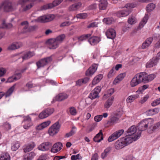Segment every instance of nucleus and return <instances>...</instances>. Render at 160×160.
<instances>
[{"label": "nucleus", "mask_w": 160, "mask_h": 160, "mask_svg": "<svg viewBox=\"0 0 160 160\" xmlns=\"http://www.w3.org/2000/svg\"><path fill=\"white\" fill-rule=\"evenodd\" d=\"M154 121V120L153 119L149 118L144 119L140 122L138 124V130L140 132L138 134L146 129H147L148 132L150 133L151 126L153 124Z\"/></svg>", "instance_id": "obj_1"}, {"label": "nucleus", "mask_w": 160, "mask_h": 160, "mask_svg": "<svg viewBox=\"0 0 160 160\" xmlns=\"http://www.w3.org/2000/svg\"><path fill=\"white\" fill-rule=\"evenodd\" d=\"M126 8V10H122L117 12L116 13V16L118 17L126 16L128 15L131 12V11L128 8H133L134 7L133 4L131 3H128L125 5Z\"/></svg>", "instance_id": "obj_2"}, {"label": "nucleus", "mask_w": 160, "mask_h": 160, "mask_svg": "<svg viewBox=\"0 0 160 160\" xmlns=\"http://www.w3.org/2000/svg\"><path fill=\"white\" fill-rule=\"evenodd\" d=\"M30 1V0H19L18 4L21 6L20 10L22 12L26 11L33 6V3H31L26 5V4Z\"/></svg>", "instance_id": "obj_3"}, {"label": "nucleus", "mask_w": 160, "mask_h": 160, "mask_svg": "<svg viewBox=\"0 0 160 160\" xmlns=\"http://www.w3.org/2000/svg\"><path fill=\"white\" fill-rule=\"evenodd\" d=\"M141 73L137 74L132 79L130 85L132 87L136 86L141 82H142V78Z\"/></svg>", "instance_id": "obj_4"}, {"label": "nucleus", "mask_w": 160, "mask_h": 160, "mask_svg": "<svg viewBox=\"0 0 160 160\" xmlns=\"http://www.w3.org/2000/svg\"><path fill=\"white\" fill-rule=\"evenodd\" d=\"M141 132H140L139 134H137V136H127L126 135L125 138H122L123 139V141L126 146L128 145V144L131 143L132 141H135L138 139L141 136Z\"/></svg>", "instance_id": "obj_5"}, {"label": "nucleus", "mask_w": 160, "mask_h": 160, "mask_svg": "<svg viewBox=\"0 0 160 160\" xmlns=\"http://www.w3.org/2000/svg\"><path fill=\"white\" fill-rule=\"evenodd\" d=\"M60 124L57 122L51 126L48 130V133L51 136H53L56 134L59 131Z\"/></svg>", "instance_id": "obj_6"}, {"label": "nucleus", "mask_w": 160, "mask_h": 160, "mask_svg": "<svg viewBox=\"0 0 160 160\" xmlns=\"http://www.w3.org/2000/svg\"><path fill=\"white\" fill-rule=\"evenodd\" d=\"M54 18L53 15H48L42 16L35 20V21L40 22H45L52 21Z\"/></svg>", "instance_id": "obj_7"}, {"label": "nucleus", "mask_w": 160, "mask_h": 160, "mask_svg": "<svg viewBox=\"0 0 160 160\" xmlns=\"http://www.w3.org/2000/svg\"><path fill=\"white\" fill-rule=\"evenodd\" d=\"M120 116L117 113H113L110 117V119L107 122V124L109 125H114L118 122Z\"/></svg>", "instance_id": "obj_8"}, {"label": "nucleus", "mask_w": 160, "mask_h": 160, "mask_svg": "<svg viewBox=\"0 0 160 160\" xmlns=\"http://www.w3.org/2000/svg\"><path fill=\"white\" fill-rule=\"evenodd\" d=\"M142 78V82L146 83L150 82L155 78L156 76L154 74H151L149 75L145 72H141Z\"/></svg>", "instance_id": "obj_9"}, {"label": "nucleus", "mask_w": 160, "mask_h": 160, "mask_svg": "<svg viewBox=\"0 0 160 160\" xmlns=\"http://www.w3.org/2000/svg\"><path fill=\"white\" fill-rule=\"evenodd\" d=\"M124 132L123 129H121L117 131L111 136L108 138V141L109 142H111L119 138Z\"/></svg>", "instance_id": "obj_10"}, {"label": "nucleus", "mask_w": 160, "mask_h": 160, "mask_svg": "<svg viewBox=\"0 0 160 160\" xmlns=\"http://www.w3.org/2000/svg\"><path fill=\"white\" fill-rule=\"evenodd\" d=\"M52 60L51 57H48L40 60L36 62L38 68H39L41 67H43L51 61Z\"/></svg>", "instance_id": "obj_11"}, {"label": "nucleus", "mask_w": 160, "mask_h": 160, "mask_svg": "<svg viewBox=\"0 0 160 160\" xmlns=\"http://www.w3.org/2000/svg\"><path fill=\"white\" fill-rule=\"evenodd\" d=\"M52 144V143L50 142H45L40 145L38 148L39 150L43 151H48L51 148Z\"/></svg>", "instance_id": "obj_12"}, {"label": "nucleus", "mask_w": 160, "mask_h": 160, "mask_svg": "<svg viewBox=\"0 0 160 160\" xmlns=\"http://www.w3.org/2000/svg\"><path fill=\"white\" fill-rule=\"evenodd\" d=\"M101 89V87L100 86H98L94 89L91 92L89 97L92 99L99 97L98 94Z\"/></svg>", "instance_id": "obj_13"}, {"label": "nucleus", "mask_w": 160, "mask_h": 160, "mask_svg": "<svg viewBox=\"0 0 160 160\" xmlns=\"http://www.w3.org/2000/svg\"><path fill=\"white\" fill-rule=\"evenodd\" d=\"M3 8L4 11L6 12H12L16 9L12 2L9 1H6L4 3Z\"/></svg>", "instance_id": "obj_14"}, {"label": "nucleus", "mask_w": 160, "mask_h": 160, "mask_svg": "<svg viewBox=\"0 0 160 160\" xmlns=\"http://www.w3.org/2000/svg\"><path fill=\"white\" fill-rule=\"evenodd\" d=\"M98 68V65L93 64L86 72V75L87 76H91L96 71Z\"/></svg>", "instance_id": "obj_15"}, {"label": "nucleus", "mask_w": 160, "mask_h": 160, "mask_svg": "<svg viewBox=\"0 0 160 160\" xmlns=\"http://www.w3.org/2000/svg\"><path fill=\"white\" fill-rule=\"evenodd\" d=\"M68 95L65 93H61L56 96L55 99L52 102V103H54L55 101H61L67 99L68 97Z\"/></svg>", "instance_id": "obj_16"}, {"label": "nucleus", "mask_w": 160, "mask_h": 160, "mask_svg": "<svg viewBox=\"0 0 160 160\" xmlns=\"http://www.w3.org/2000/svg\"><path fill=\"white\" fill-rule=\"evenodd\" d=\"M106 35L108 38L114 39L116 36V33L115 30L112 28L108 29L105 32Z\"/></svg>", "instance_id": "obj_17"}, {"label": "nucleus", "mask_w": 160, "mask_h": 160, "mask_svg": "<svg viewBox=\"0 0 160 160\" xmlns=\"http://www.w3.org/2000/svg\"><path fill=\"white\" fill-rule=\"evenodd\" d=\"M123 140V139L121 138L116 142L114 144V147L116 149H120L126 146Z\"/></svg>", "instance_id": "obj_18"}, {"label": "nucleus", "mask_w": 160, "mask_h": 160, "mask_svg": "<svg viewBox=\"0 0 160 160\" xmlns=\"http://www.w3.org/2000/svg\"><path fill=\"white\" fill-rule=\"evenodd\" d=\"M48 47L50 49H55L57 48L59 44L54 38L48 40Z\"/></svg>", "instance_id": "obj_19"}, {"label": "nucleus", "mask_w": 160, "mask_h": 160, "mask_svg": "<svg viewBox=\"0 0 160 160\" xmlns=\"http://www.w3.org/2000/svg\"><path fill=\"white\" fill-rule=\"evenodd\" d=\"M82 5V3L81 2H78L72 4L68 8V10L69 11H74L77 10L79 9Z\"/></svg>", "instance_id": "obj_20"}, {"label": "nucleus", "mask_w": 160, "mask_h": 160, "mask_svg": "<svg viewBox=\"0 0 160 160\" xmlns=\"http://www.w3.org/2000/svg\"><path fill=\"white\" fill-rule=\"evenodd\" d=\"M137 131V128L135 126H132L130 127V128L127 131V136H136L137 135L135 134Z\"/></svg>", "instance_id": "obj_21"}, {"label": "nucleus", "mask_w": 160, "mask_h": 160, "mask_svg": "<svg viewBox=\"0 0 160 160\" xmlns=\"http://www.w3.org/2000/svg\"><path fill=\"white\" fill-rule=\"evenodd\" d=\"M62 147V144L61 142H58L56 143L53 145L51 150V151L54 153L57 152L61 149Z\"/></svg>", "instance_id": "obj_22"}, {"label": "nucleus", "mask_w": 160, "mask_h": 160, "mask_svg": "<svg viewBox=\"0 0 160 160\" xmlns=\"http://www.w3.org/2000/svg\"><path fill=\"white\" fill-rule=\"evenodd\" d=\"M51 123V121L48 120L37 126L35 128L37 130H41L48 126Z\"/></svg>", "instance_id": "obj_23"}, {"label": "nucleus", "mask_w": 160, "mask_h": 160, "mask_svg": "<svg viewBox=\"0 0 160 160\" xmlns=\"http://www.w3.org/2000/svg\"><path fill=\"white\" fill-rule=\"evenodd\" d=\"M16 84H14L12 87H11L7 91V92L4 94L3 92H0V99L4 95L6 97H9L11 95L13 92Z\"/></svg>", "instance_id": "obj_24"}, {"label": "nucleus", "mask_w": 160, "mask_h": 160, "mask_svg": "<svg viewBox=\"0 0 160 160\" xmlns=\"http://www.w3.org/2000/svg\"><path fill=\"white\" fill-rule=\"evenodd\" d=\"M158 61V59L155 57L153 58L146 65L147 68H150L156 65Z\"/></svg>", "instance_id": "obj_25"}, {"label": "nucleus", "mask_w": 160, "mask_h": 160, "mask_svg": "<svg viewBox=\"0 0 160 160\" xmlns=\"http://www.w3.org/2000/svg\"><path fill=\"white\" fill-rule=\"evenodd\" d=\"M153 39L152 38L150 37L147 39L143 42L142 45V48L144 49L148 48L151 43Z\"/></svg>", "instance_id": "obj_26"}, {"label": "nucleus", "mask_w": 160, "mask_h": 160, "mask_svg": "<svg viewBox=\"0 0 160 160\" xmlns=\"http://www.w3.org/2000/svg\"><path fill=\"white\" fill-rule=\"evenodd\" d=\"M22 45L21 42H16L12 43L8 46V49L9 50H13L20 48Z\"/></svg>", "instance_id": "obj_27"}, {"label": "nucleus", "mask_w": 160, "mask_h": 160, "mask_svg": "<svg viewBox=\"0 0 160 160\" xmlns=\"http://www.w3.org/2000/svg\"><path fill=\"white\" fill-rule=\"evenodd\" d=\"M103 139L102 130H100L99 133L97 134L93 138L94 141L96 142H99Z\"/></svg>", "instance_id": "obj_28"}, {"label": "nucleus", "mask_w": 160, "mask_h": 160, "mask_svg": "<svg viewBox=\"0 0 160 160\" xmlns=\"http://www.w3.org/2000/svg\"><path fill=\"white\" fill-rule=\"evenodd\" d=\"M108 5L106 0H100L99 8L100 10H104L106 9Z\"/></svg>", "instance_id": "obj_29"}, {"label": "nucleus", "mask_w": 160, "mask_h": 160, "mask_svg": "<svg viewBox=\"0 0 160 160\" xmlns=\"http://www.w3.org/2000/svg\"><path fill=\"white\" fill-rule=\"evenodd\" d=\"M114 98L112 97L108 98L104 104V107L105 108L108 109L112 105L114 100Z\"/></svg>", "instance_id": "obj_30"}, {"label": "nucleus", "mask_w": 160, "mask_h": 160, "mask_svg": "<svg viewBox=\"0 0 160 160\" xmlns=\"http://www.w3.org/2000/svg\"><path fill=\"white\" fill-rule=\"evenodd\" d=\"M100 40L99 38L98 37H92L89 38L88 41L91 45H94L99 42Z\"/></svg>", "instance_id": "obj_31"}, {"label": "nucleus", "mask_w": 160, "mask_h": 160, "mask_svg": "<svg viewBox=\"0 0 160 160\" xmlns=\"http://www.w3.org/2000/svg\"><path fill=\"white\" fill-rule=\"evenodd\" d=\"M126 76L125 73H123L120 74L117 76L116 79L114 81L113 83L116 84L118 82H119L122 80Z\"/></svg>", "instance_id": "obj_32"}, {"label": "nucleus", "mask_w": 160, "mask_h": 160, "mask_svg": "<svg viewBox=\"0 0 160 160\" xmlns=\"http://www.w3.org/2000/svg\"><path fill=\"white\" fill-rule=\"evenodd\" d=\"M112 150V148L111 147H108L107 148L102 152L101 155V157L102 159L105 158L107 155L110 153Z\"/></svg>", "instance_id": "obj_33"}, {"label": "nucleus", "mask_w": 160, "mask_h": 160, "mask_svg": "<svg viewBox=\"0 0 160 160\" xmlns=\"http://www.w3.org/2000/svg\"><path fill=\"white\" fill-rule=\"evenodd\" d=\"M151 130H150V133H152L155 130L160 129V121L156 123L154 125L153 124L151 125Z\"/></svg>", "instance_id": "obj_34"}, {"label": "nucleus", "mask_w": 160, "mask_h": 160, "mask_svg": "<svg viewBox=\"0 0 160 160\" xmlns=\"http://www.w3.org/2000/svg\"><path fill=\"white\" fill-rule=\"evenodd\" d=\"M103 78V75L100 74L95 77L92 81V84L95 85L99 82Z\"/></svg>", "instance_id": "obj_35"}, {"label": "nucleus", "mask_w": 160, "mask_h": 160, "mask_svg": "<svg viewBox=\"0 0 160 160\" xmlns=\"http://www.w3.org/2000/svg\"><path fill=\"white\" fill-rule=\"evenodd\" d=\"M148 18V14H146L142 21L140 22L139 27L140 28H142L146 23Z\"/></svg>", "instance_id": "obj_36"}, {"label": "nucleus", "mask_w": 160, "mask_h": 160, "mask_svg": "<svg viewBox=\"0 0 160 160\" xmlns=\"http://www.w3.org/2000/svg\"><path fill=\"white\" fill-rule=\"evenodd\" d=\"M76 128L74 126L72 127V129L69 132L66 134L65 137L66 138H68L72 136L76 132Z\"/></svg>", "instance_id": "obj_37"}, {"label": "nucleus", "mask_w": 160, "mask_h": 160, "mask_svg": "<svg viewBox=\"0 0 160 160\" xmlns=\"http://www.w3.org/2000/svg\"><path fill=\"white\" fill-rule=\"evenodd\" d=\"M138 95H133L130 96L126 99V102L128 103H131L133 102L135 99L138 98Z\"/></svg>", "instance_id": "obj_38"}, {"label": "nucleus", "mask_w": 160, "mask_h": 160, "mask_svg": "<svg viewBox=\"0 0 160 160\" xmlns=\"http://www.w3.org/2000/svg\"><path fill=\"white\" fill-rule=\"evenodd\" d=\"M34 55L35 53L33 52H28L22 57V58L23 60L31 58Z\"/></svg>", "instance_id": "obj_39"}, {"label": "nucleus", "mask_w": 160, "mask_h": 160, "mask_svg": "<svg viewBox=\"0 0 160 160\" xmlns=\"http://www.w3.org/2000/svg\"><path fill=\"white\" fill-rule=\"evenodd\" d=\"M159 112V109L155 108L152 109L148 110L147 112L149 115H152L154 114L158 113Z\"/></svg>", "instance_id": "obj_40"}, {"label": "nucleus", "mask_w": 160, "mask_h": 160, "mask_svg": "<svg viewBox=\"0 0 160 160\" xmlns=\"http://www.w3.org/2000/svg\"><path fill=\"white\" fill-rule=\"evenodd\" d=\"M65 37V35L64 34H62L57 37L56 38H54L56 41L58 42L60 44L64 39Z\"/></svg>", "instance_id": "obj_41"}, {"label": "nucleus", "mask_w": 160, "mask_h": 160, "mask_svg": "<svg viewBox=\"0 0 160 160\" xmlns=\"http://www.w3.org/2000/svg\"><path fill=\"white\" fill-rule=\"evenodd\" d=\"M136 22V20L135 16H130L128 19V22L130 24H134Z\"/></svg>", "instance_id": "obj_42"}, {"label": "nucleus", "mask_w": 160, "mask_h": 160, "mask_svg": "<svg viewBox=\"0 0 160 160\" xmlns=\"http://www.w3.org/2000/svg\"><path fill=\"white\" fill-rule=\"evenodd\" d=\"M21 25L23 27V32H28V31H26V30L28 29V22L27 21H24L21 23Z\"/></svg>", "instance_id": "obj_43"}, {"label": "nucleus", "mask_w": 160, "mask_h": 160, "mask_svg": "<svg viewBox=\"0 0 160 160\" xmlns=\"http://www.w3.org/2000/svg\"><path fill=\"white\" fill-rule=\"evenodd\" d=\"M34 146L35 145L34 144L28 145L24 148V151L25 152H29L32 150Z\"/></svg>", "instance_id": "obj_44"}, {"label": "nucleus", "mask_w": 160, "mask_h": 160, "mask_svg": "<svg viewBox=\"0 0 160 160\" xmlns=\"http://www.w3.org/2000/svg\"><path fill=\"white\" fill-rule=\"evenodd\" d=\"M103 22L107 24H112L114 21L113 18H104L103 20Z\"/></svg>", "instance_id": "obj_45"}, {"label": "nucleus", "mask_w": 160, "mask_h": 160, "mask_svg": "<svg viewBox=\"0 0 160 160\" xmlns=\"http://www.w3.org/2000/svg\"><path fill=\"white\" fill-rule=\"evenodd\" d=\"M10 156L8 153L3 154L0 157V160H10Z\"/></svg>", "instance_id": "obj_46"}, {"label": "nucleus", "mask_w": 160, "mask_h": 160, "mask_svg": "<svg viewBox=\"0 0 160 160\" xmlns=\"http://www.w3.org/2000/svg\"><path fill=\"white\" fill-rule=\"evenodd\" d=\"M155 8V5L152 3L148 4L146 7V10L148 12H150L153 10Z\"/></svg>", "instance_id": "obj_47"}, {"label": "nucleus", "mask_w": 160, "mask_h": 160, "mask_svg": "<svg viewBox=\"0 0 160 160\" xmlns=\"http://www.w3.org/2000/svg\"><path fill=\"white\" fill-rule=\"evenodd\" d=\"M149 87V85L148 84H146L139 87L138 90L137 91L138 92H142V91H144L146 89H147Z\"/></svg>", "instance_id": "obj_48"}, {"label": "nucleus", "mask_w": 160, "mask_h": 160, "mask_svg": "<svg viewBox=\"0 0 160 160\" xmlns=\"http://www.w3.org/2000/svg\"><path fill=\"white\" fill-rule=\"evenodd\" d=\"M87 17V14L86 13H80L78 14L76 16L77 18L85 19Z\"/></svg>", "instance_id": "obj_49"}, {"label": "nucleus", "mask_w": 160, "mask_h": 160, "mask_svg": "<svg viewBox=\"0 0 160 160\" xmlns=\"http://www.w3.org/2000/svg\"><path fill=\"white\" fill-rule=\"evenodd\" d=\"M48 116V114L46 113L44 110L39 115V117L41 119L45 118Z\"/></svg>", "instance_id": "obj_50"}, {"label": "nucleus", "mask_w": 160, "mask_h": 160, "mask_svg": "<svg viewBox=\"0 0 160 160\" xmlns=\"http://www.w3.org/2000/svg\"><path fill=\"white\" fill-rule=\"evenodd\" d=\"M63 1V0H55L53 1L52 3H51L52 5V8L58 5L61 3Z\"/></svg>", "instance_id": "obj_51"}, {"label": "nucleus", "mask_w": 160, "mask_h": 160, "mask_svg": "<svg viewBox=\"0 0 160 160\" xmlns=\"http://www.w3.org/2000/svg\"><path fill=\"white\" fill-rule=\"evenodd\" d=\"M44 111L47 114H48V116H49L53 113L54 110L53 108H48L45 109Z\"/></svg>", "instance_id": "obj_52"}, {"label": "nucleus", "mask_w": 160, "mask_h": 160, "mask_svg": "<svg viewBox=\"0 0 160 160\" xmlns=\"http://www.w3.org/2000/svg\"><path fill=\"white\" fill-rule=\"evenodd\" d=\"M159 104H160V98L154 100L151 103L152 106L153 107L156 106Z\"/></svg>", "instance_id": "obj_53"}, {"label": "nucleus", "mask_w": 160, "mask_h": 160, "mask_svg": "<svg viewBox=\"0 0 160 160\" xmlns=\"http://www.w3.org/2000/svg\"><path fill=\"white\" fill-rule=\"evenodd\" d=\"M52 4L51 3L45 5L42 7L41 9L42 10H46L52 8Z\"/></svg>", "instance_id": "obj_54"}, {"label": "nucleus", "mask_w": 160, "mask_h": 160, "mask_svg": "<svg viewBox=\"0 0 160 160\" xmlns=\"http://www.w3.org/2000/svg\"><path fill=\"white\" fill-rule=\"evenodd\" d=\"M98 23L96 22H94L89 24L87 28H90L98 27Z\"/></svg>", "instance_id": "obj_55"}, {"label": "nucleus", "mask_w": 160, "mask_h": 160, "mask_svg": "<svg viewBox=\"0 0 160 160\" xmlns=\"http://www.w3.org/2000/svg\"><path fill=\"white\" fill-rule=\"evenodd\" d=\"M19 144L17 142H16L13 146H12L11 148L13 151H15L20 146Z\"/></svg>", "instance_id": "obj_56"}, {"label": "nucleus", "mask_w": 160, "mask_h": 160, "mask_svg": "<svg viewBox=\"0 0 160 160\" xmlns=\"http://www.w3.org/2000/svg\"><path fill=\"white\" fill-rule=\"evenodd\" d=\"M22 75L20 73H15L13 76L15 80L17 81L19 80L21 77Z\"/></svg>", "instance_id": "obj_57"}, {"label": "nucleus", "mask_w": 160, "mask_h": 160, "mask_svg": "<svg viewBox=\"0 0 160 160\" xmlns=\"http://www.w3.org/2000/svg\"><path fill=\"white\" fill-rule=\"evenodd\" d=\"M71 23V22L69 21H66L62 22L60 25V27L61 28L65 26H68L70 25Z\"/></svg>", "instance_id": "obj_58"}, {"label": "nucleus", "mask_w": 160, "mask_h": 160, "mask_svg": "<svg viewBox=\"0 0 160 160\" xmlns=\"http://www.w3.org/2000/svg\"><path fill=\"white\" fill-rule=\"evenodd\" d=\"M70 112L72 115H75L77 113L76 110L73 107H71L70 108Z\"/></svg>", "instance_id": "obj_59"}, {"label": "nucleus", "mask_w": 160, "mask_h": 160, "mask_svg": "<svg viewBox=\"0 0 160 160\" xmlns=\"http://www.w3.org/2000/svg\"><path fill=\"white\" fill-rule=\"evenodd\" d=\"M115 73V68L113 67L112 69L109 72L108 76L109 78H110L114 75Z\"/></svg>", "instance_id": "obj_60"}, {"label": "nucleus", "mask_w": 160, "mask_h": 160, "mask_svg": "<svg viewBox=\"0 0 160 160\" xmlns=\"http://www.w3.org/2000/svg\"><path fill=\"white\" fill-rule=\"evenodd\" d=\"M12 25L11 23H8V24H6L5 22H3L2 23V28H11Z\"/></svg>", "instance_id": "obj_61"}, {"label": "nucleus", "mask_w": 160, "mask_h": 160, "mask_svg": "<svg viewBox=\"0 0 160 160\" xmlns=\"http://www.w3.org/2000/svg\"><path fill=\"white\" fill-rule=\"evenodd\" d=\"M81 157L80 156L79 154L76 155H72L71 157V159L72 160H77L78 159L81 158Z\"/></svg>", "instance_id": "obj_62"}, {"label": "nucleus", "mask_w": 160, "mask_h": 160, "mask_svg": "<svg viewBox=\"0 0 160 160\" xmlns=\"http://www.w3.org/2000/svg\"><path fill=\"white\" fill-rule=\"evenodd\" d=\"M102 118V115H99L95 116L94 119L96 122H99L101 120Z\"/></svg>", "instance_id": "obj_63"}, {"label": "nucleus", "mask_w": 160, "mask_h": 160, "mask_svg": "<svg viewBox=\"0 0 160 160\" xmlns=\"http://www.w3.org/2000/svg\"><path fill=\"white\" fill-rule=\"evenodd\" d=\"M31 119L28 116L25 117L24 118V122L29 123V122H31Z\"/></svg>", "instance_id": "obj_64"}]
</instances>
